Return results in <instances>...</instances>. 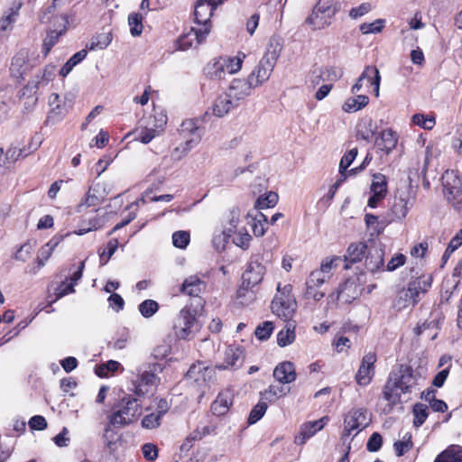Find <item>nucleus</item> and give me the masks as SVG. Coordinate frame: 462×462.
<instances>
[{"label": "nucleus", "instance_id": "22", "mask_svg": "<svg viewBox=\"0 0 462 462\" xmlns=\"http://www.w3.org/2000/svg\"><path fill=\"white\" fill-rule=\"evenodd\" d=\"M214 374V369L206 366L203 363L192 365L186 374V379L201 386L210 380Z\"/></svg>", "mask_w": 462, "mask_h": 462}, {"label": "nucleus", "instance_id": "63", "mask_svg": "<svg viewBox=\"0 0 462 462\" xmlns=\"http://www.w3.org/2000/svg\"><path fill=\"white\" fill-rule=\"evenodd\" d=\"M382 444V436L378 432H374L367 441L366 448L370 452H376L381 448Z\"/></svg>", "mask_w": 462, "mask_h": 462}, {"label": "nucleus", "instance_id": "18", "mask_svg": "<svg viewBox=\"0 0 462 462\" xmlns=\"http://www.w3.org/2000/svg\"><path fill=\"white\" fill-rule=\"evenodd\" d=\"M110 190H106L105 184L97 183L90 187L86 198L77 206V211L81 212L84 208L91 206H96L102 202L105 198L109 194Z\"/></svg>", "mask_w": 462, "mask_h": 462}, {"label": "nucleus", "instance_id": "2", "mask_svg": "<svg viewBox=\"0 0 462 462\" xmlns=\"http://www.w3.org/2000/svg\"><path fill=\"white\" fill-rule=\"evenodd\" d=\"M432 278L430 275H422L411 281L406 288L400 290L393 300V308L401 311L409 307H414L420 300V295L424 294L430 288Z\"/></svg>", "mask_w": 462, "mask_h": 462}, {"label": "nucleus", "instance_id": "26", "mask_svg": "<svg viewBox=\"0 0 462 462\" xmlns=\"http://www.w3.org/2000/svg\"><path fill=\"white\" fill-rule=\"evenodd\" d=\"M30 69L31 65L28 62L26 52L20 51L12 59L10 71L14 78L24 79Z\"/></svg>", "mask_w": 462, "mask_h": 462}, {"label": "nucleus", "instance_id": "33", "mask_svg": "<svg viewBox=\"0 0 462 462\" xmlns=\"http://www.w3.org/2000/svg\"><path fill=\"white\" fill-rule=\"evenodd\" d=\"M23 0H13L8 11L0 18V31H6L15 22Z\"/></svg>", "mask_w": 462, "mask_h": 462}, {"label": "nucleus", "instance_id": "6", "mask_svg": "<svg viewBox=\"0 0 462 462\" xmlns=\"http://www.w3.org/2000/svg\"><path fill=\"white\" fill-rule=\"evenodd\" d=\"M244 53L236 57H218L212 60L205 68L206 75L211 79H222L227 74H235L242 68Z\"/></svg>", "mask_w": 462, "mask_h": 462}, {"label": "nucleus", "instance_id": "55", "mask_svg": "<svg viewBox=\"0 0 462 462\" xmlns=\"http://www.w3.org/2000/svg\"><path fill=\"white\" fill-rule=\"evenodd\" d=\"M118 247V240L116 238L110 239L106 245V248L100 253V264L103 266L107 263L110 257L115 254Z\"/></svg>", "mask_w": 462, "mask_h": 462}, {"label": "nucleus", "instance_id": "43", "mask_svg": "<svg viewBox=\"0 0 462 462\" xmlns=\"http://www.w3.org/2000/svg\"><path fill=\"white\" fill-rule=\"evenodd\" d=\"M371 192L384 198L387 193V182L383 174H374L371 184Z\"/></svg>", "mask_w": 462, "mask_h": 462}, {"label": "nucleus", "instance_id": "12", "mask_svg": "<svg viewBox=\"0 0 462 462\" xmlns=\"http://www.w3.org/2000/svg\"><path fill=\"white\" fill-rule=\"evenodd\" d=\"M217 1L218 0H199L195 5V27L208 29V34L211 31V17L215 9L219 5Z\"/></svg>", "mask_w": 462, "mask_h": 462}, {"label": "nucleus", "instance_id": "4", "mask_svg": "<svg viewBox=\"0 0 462 462\" xmlns=\"http://www.w3.org/2000/svg\"><path fill=\"white\" fill-rule=\"evenodd\" d=\"M281 50L282 47L278 42L273 44V41L270 42L266 52L259 60L255 69L248 76L254 87H258L269 79L280 56Z\"/></svg>", "mask_w": 462, "mask_h": 462}, {"label": "nucleus", "instance_id": "10", "mask_svg": "<svg viewBox=\"0 0 462 462\" xmlns=\"http://www.w3.org/2000/svg\"><path fill=\"white\" fill-rule=\"evenodd\" d=\"M371 421L368 412L365 409H352L348 411L344 419V431L342 433V439H346L354 430L360 431L365 429Z\"/></svg>", "mask_w": 462, "mask_h": 462}, {"label": "nucleus", "instance_id": "48", "mask_svg": "<svg viewBox=\"0 0 462 462\" xmlns=\"http://www.w3.org/2000/svg\"><path fill=\"white\" fill-rule=\"evenodd\" d=\"M120 365L119 362L109 360L106 363L97 365L95 373L99 377H108L111 373L117 371Z\"/></svg>", "mask_w": 462, "mask_h": 462}, {"label": "nucleus", "instance_id": "58", "mask_svg": "<svg viewBox=\"0 0 462 462\" xmlns=\"http://www.w3.org/2000/svg\"><path fill=\"white\" fill-rule=\"evenodd\" d=\"M412 122L413 124L427 129L430 130L435 125V119L432 116H425L423 114H415L412 116Z\"/></svg>", "mask_w": 462, "mask_h": 462}, {"label": "nucleus", "instance_id": "41", "mask_svg": "<svg viewBox=\"0 0 462 462\" xmlns=\"http://www.w3.org/2000/svg\"><path fill=\"white\" fill-rule=\"evenodd\" d=\"M295 327L287 324L285 328L282 329L277 335V343L280 346L284 347L291 345L295 340Z\"/></svg>", "mask_w": 462, "mask_h": 462}, {"label": "nucleus", "instance_id": "50", "mask_svg": "<svg viewBox=\"0 0 462 462\" xmlns=\"http://www.w3.org/2000/svg\"><path fill=\"white\" fill-rule=\"evenodd\" d=\"M289 392V389H286L284 386L281 385H270L268 390H266L263 396L264 399L268 400L269 402H273L275 399L281 398L282 396H285Z\"/></svg>", "mask_w": 462, "mask_h": 462}, {"label": "nucleus", "instance_id": "17", "mask_svg": "<svg viewBox=\"0 0 462 462\" xmlns=\"http://www.w3.org/2000/svg\"><path fill=\"white\" fill-rule=\"evenodd\" d=\"M376 362V355L368 353L364 356L361 365L356 374V383L359 385H367L374 374V363Z\"/></svg>", "mask_w": 462, "mask_h": 462}, {"label": "nucleus", "instance_id": "56", "mask_svg": "<svg viewBox=\"0 0 462 462\" xmlns=\"http://www.w3.org/2000/svg\"><path fill=\"white\" fill-rule=\"evenodd\" d=\"M273 328H274V327H273V322L264 321L262 324H260L259 326H257V328H255V331H254L255 337L259 340H266L271 337Z\"/></svg>", "mask_w": 462, "mask_h": 462}, {"label": "nucleus", "instance_id": "59", "mask_svg": "<svg viewBox=\"0 0 462 462\" xmlns=\"http://www.w3.org/2000/svg\"><path fill=\"white\" fill-rule=\"evenodd\" d=\"M384 20L376 19L373 23H364L360 25V31L364 34L378 33L383 28Z\"/></svg>", "mask_w": 462, "mask_h": 462}, {"label": "nucleus", "instance_id": "42", "mask_svg": "<svg viewBox=\"0 0 462 462\" xmlns=\"http://www.w3.org/2000/svg\"><path fill=\"white\" fill-rule=\"evenodd\" d=\"M241 212L238 208H233L229 210L226 217V224L224 226V230L227 234H234L236 230L237 225L240 221Z\"/></svg>", "mask_w": 462, "mask_h": 462}, {"label": "nucleus", "instance_id": "23", "mask_svg": "<svg viewBox=\"0 0 462 462\" xmlns=\"http://www.w3.org/2000/svg\"><path fill=\"white\" fill-rule=\"evenodd\" d=\"M238 105L239 103L228 92H226L216 98L212 105V111L216 116L223 117Z\"/></svg>", "mask_w": 462, "mask_h": 462}, {"label": "nucleus", "instance_id": "14", "mask_svg": "<svg viewBox=\"0 0 462 462\" xmlns=\"http://www.w3.org/2000/svg\"><path fill=\"white\" fill-rule=\"evenodd\" d=\"M328 420V417L324 416L317 420L304 422L300 425L299 434L294 438V443L300 446L304 445L308 439L321 430Z\"/></svg>", "mask_w": 462, "mask_h": 462}, {"label": "nucleus", "instance_id": "11", "mask_svg": "<svg viewBox=\"0 0 462 462\" xmlns=\"http://www.w3.org/2000/svg\"><path fill=\"white\" fill-rule=\"evenodd\" d=\"M265 267L260 263L257 259L252 260L243 273L242 276V286L237 291V296L242 297L245 296V291L252 289L255 285L259 284L264 275Z\"/></svg>", "mask_w": 462, "mask_h": 462}, {"label": "nucleus", "instance_id": "38", "mask_svg": "<svg viewBox=\"0 0 462 462\" xmlns=\"http://www.w3.org/2000/svg\"><path fill=\"white\" fill-rule=\"evenodd\" d=\"M342 262L343 259L339 256H328L321 261L320 267L319 269L324 276L329 280Z\"/></svg>", "mask_w": 462, "mask_h": 462}, {"label": "nucleus", "instance_id": "36", "mask_svg": "<svg viewBox=\"0 0 462 462\" xmlns=\"http://www.w3.org/2000/svg\"><path fill=\"white\" fill-rule=\"evenodd\" d=\"M434 462H462V447L450 445L435 458Z\"/></svg>", "mask_w": 462, "mask_h": 462}, {"label": "nucleus", "instance_id": "61", "mask_svg": "<svg viewBox=\"0 0 462 462\" xmlns=\"http://www.w3.org/2000/svg\"><path fill=\"white\" fill-rule=\"evenodd\" d=\"M161 414L152 412L147 414L142 420V426L147 430H152L160 426L161 424Z\"/></svg>", "mask_w": 462, "mask_h": 462}, {"label": "nucleus", "instance_id": "21", "mask_svg": "<svg viewBox=\"0 0 462 462\" xmlns=\"http://www.w3.org/2000/svg\"><path fill=\"white\" fill-rule=\"evenodd\" d=\"M207 30L208 29H199L194 26L191 27L188 33H185L179 38V49L181 51H186L189 48L197 47L198 45L201 44L208 35L207 33Z\"/></svg>", "mask_w": 462, "mask_h": 462}, {"label": "nucleus", "instance_id": "39", "mask_svg": "<svg viewBox=\"0 0 462 462\" xmlns=\"http://www.w3.org/2000/svg\"><path fill=\"white\" fill-rule=\"evenodd\" d=\"M55 71L56 67L54 65L49 64L45 66L41 79H39V76H37V80H32V82H29L26 86V89H30L31 91H36L39 88L40 85L43 83H48L49 81L53 79L55 76Z\"/></svg>", "mask_w": 462, "mask_h": 462}, {"label": "nucleus", "instance_id": "30", "mask_svg": "<svg viewBox=\"0 0 462 462\" xmlns=\"http://www.w3.org/2000/svg\"><path fill=\"white\" fill-rule=\"evenodd\" d=\"M274 378L282 383H290L296 380V372L293 363L285 361L279 364L273 370Z\"/></svg>", "mask_w": 462, "mask_h": 462}, {"label": "nucleus", "instance_id": "19", "mask_svg": "<svg viewBox=\"0 0 462 462\" xmlns=\"http://www.w3.org/2000/svg\"><path fill=\"white\" fill-rule=\"evenodd\" d=\"M110 190H106L105 184L97 183L90 187L86 198L77 206V211L81 212L84 208L91 206H96L102 202L105 198L109 194Z\"/></svg>", "mask_w": 462, "mask_h": 462}, {"label": "nucleus", "instance_id": "35", "mask_svg": "<svg viewBox=\"0 0 462 462\" xmlns=\"http://www.w3.org/2000/svg\"><path fill=\"white\" fill-rule=\"evenodd\" d=\"M434 462H462V447L450 445L435 458Z\"/></svg>", "mask_w": 462, "mask_h": 462}, {"label": "nucleus", "instance_id": "60", "mask_svg": "<svg viewBox=\"0 0 462 462\" xmlns=\"http://www.w3.org/2000/svg\"><path fill=\"white\" fill-rule=\"evenodd\" d=\"M189 233L187 231H177L172 235V244L175 247L183 249L189 243Z\"/></svg>", "mask_w": 462, "mask_h": 462}, {"label": "nucleus", "instance_id": "8", "mask_svg": "<svg viewBox=\"0 0 462 462\" xmlns=\"http://www.w3.org/2000/svg\"><path fill=\"white\" fill-rule=\"evenodd\" d=\"M291 284L285 285L283 288H281L279 284L278 292L272 301L273 312L284 320L291 319L296 309V300L291 294Z\"/></svg>", "mask_w": 462, "mask_h": 462}, {"label": "nucleus", "instance_id": "54", "mask_svg": "<svg viewBox=\"0 0 462 462\" xmlns=\"http://www.w3.org/2000/svg\"><path fill=\"white\" fill-rule=\"evenodd\" d=\"M324 74L325 81H337L342 78L343 69L336 66L320 67Z\"/></svg>", "mask_w": 462, "mask_h": 462}, {"label": "nucleus", "instance_id": "29", "mask_svg": "<svg viewBox=\"0 0 462 462\" xmlns=\"http://www.w3.org/2000/svg\"><path fill=\"white\" fill-rule=\"evenodd\" d=\"M366 250L367 245L365 243L359 242L351 244L344 256L343 261L346 263L344 268L348 269L351 264L361 262Z\"/></svg>", "mask_w": 462, "mask_h": 462}, {"label": "nucleus", "instance_id": "40", "mask_svg": "<svg viewBox=\"0 0 462 462\" xmlns=\"http://www.w3.org/2000/svg\"><path fill=\"white\" fill-rule=\"evenodd\" d=\"M412 435L411 432H406L401 440L393 443V449L397 457H402L413 447Z\"/></svg>", "mask_w": 462, "mask_h": 462}, {"label": "nucleus", "instance_id": "53", "mask_svg": "<svg viewBox=\"0 0 462 462\" xmlns=\"http://www.w3.org/2000/svg\"><path fill=\"white\" fill-rule=\"evenodd\" d=\"M267 407V403L264 402H259L255 406H254V408L250 411L247 420L248 423L252 425L256 423L259 420H261L262 417L264 415Z\"/></svg>", "mask_w": 462, "mask_h": 462}, {"label": "nucleus", "instance_id": "37", "mask_svg": "<svg viewBox=\"0 0 462 462\" xmlns=\"http://www.w3.org/2000/svg\"><path fill=\"white\" fill-rule=\"evenodd\" d=\"M369 97L365 95H357L355 97L347 98L343 106L342 109L346 113H355L367 106Z\"/></svg>", "mask_w": 462, "mask_h": 462}, {"label": "nucleus", "instance_id": "47", "mask_svg": "<svg viewBox=\"0 0 462 462\" xmlns=\"http://www.w3.org/2000/svg\"><path fill=\"white\" fill-rule=\"evenodd\" d=\"M143 15L138 13H131L128 15L130 32L134 37L141 35L143 32Z\"/></svg>", "mask_w": 462, "mask_h": 462}, {"label": "nucleus", "instance_id": "32", "mask_svg": "<svg viewBox=\"0 0 462 462\" xmlns=\"http://www.w3.org/2000/svg\"><path fill=\"white\" fill-rule=\"evenodd\" d=\"M376 131V123L372 118L365 117L356 125V138L370 142Z\"/></svg>", "mask_w": 462, "mask_h": 462}, {"label": "nucleus", "instance_id": "57", "mask_svg": "<svg viewBox=\"0 0 462 462\" xmlns=\"http://www.w3.org/2000/svg\"><path fill=\"white\" fill-rule=\"evenodd\" d=\"M231 236V234H227V232L224 229L219 234L215 235L212 239V245L214 248L218 252L225 250Z\"/></svg>", "mask_w": 462, "mask_h": 462}, {"label": "nucleus", "instance_id": "16", "mask_svg": "<svg viewBox=\"0 0 462 462\" xmlns=\"http://www.w3.org/2000/svg\"><path fill=\"white\" fill-rule=\"evenodd\" d=\"M445 194L448 200H460L462 197V179L454 171H447L442 177Z\"/></svg>", "mask_w": 462, "mask_h": 462}, {"label": "nucleus", "instance_id": "25", "mask_svg": "<svg viewBox=\"0 0 462 462\" xmlns=\"http://www.w3.org/2000/svg\"><path fill=\"white\" fill-rule=\"evenodd\" d=\"M234 393L230 389L221 391L211 405L212 412L217 416L226 414L233 404Z\"/></svg>", "mask_w": 462, "mask_h": 462}, {"label": "nucleus", "instance_id": "9", "mask_svg": "<svg viewBox=\"0 0 462 462\" xmlns=\"http://www.w3.org/2000/svg\"><path fill=\"white\" fill-rule=\"evenodd\" d=\"M336 13L337 8L333 5V0H319L305 23L312 30H322L330 25V20Z\"/></svg>", "mask_w": 462, "mask_h": 462}, {"label": "nucleus", "instance_id": "28", "mask_svg": "<svg viewBox=\"0 0 462 462\" xmlns=\"http://www.w3.org/2000/svg\"><path fill=\"white\" fill-rule=\"evenodd\" d=\"M397 142L396 133L392 129H385L375 138L374 144L379 150L388 154L395 148Z\"/></svg>", "mask_w": 462, "mask_h": 462}, {"label": "nucleus", "instance_id": "31", "mask_svg": "<svg viewBox=\"0 0 462 462\" xmlns=\"http://www.w3.org/2000/svg\"><path fill=\"white\" fill-rule=\"evenodd\" d=\"M206 289V283L197 275H190L186 278L181 285L180 291L191 297L199 295Z\"/></svg>", "mask_w": 462, "mask_h": 462}, {"label": "nucleus", "instance_id": "3", "mask_svg": "<svg viewBox=\"0 0 462 462\" xmlns=\"http://www.w3.org/2000/svg\"><path fill=\"white\" fill-rule=\"evenodd\" d=\"M142 414V405L139 400L131 395L124 396L112 408L108 417L109 426L120 429L131 424Z\"/></svg>", "mask_w": 462, "mask_h": 462}, {"label": "nucleus", "instance_id": "64", "mask_svg": "<svg viewBox=\"0 0 462 462\" xmlns=\"http://www.w3.org/2000/svg\"><path fill=\"white\" fill-rule=\"evenodd\" d=\"M392 210L396 217H405L408 213L406 202L402 199H399L397 201L394 202Z\"/></svg>", "mask_w": 462, "mask_h": 462}, {"label": "nucleus", "instance_id": "24", "mask_svg": "<svg viewBox=\"0 0 462 462\" xmlns=\"http://www.w3.org/2000/svg\"><path fill=\"white\" fill-rule=\"evenodd\" d=\"M254 88L255 87L249 78L247 79H235L227 92L239 103L250 95L251 89Z\"/></svg>", "mask_w": 462, "mask_h": 462}, {"label": "nucleus", "instance_id": "20", "mask_svg": "<svg viewBox=\"0 0 462 462\" xmlns=\"http://www.w3.org/2000/svg\"><path fill=\"white\" fill-rule=\"evenodd\" d=\"M364 79H367L370 85L374 87L375 95L378 96L381 77L378 69L376 67L371 66H367L365 68L364 71L361 73L356 82L353 85L351 88L352 94L356 95L361 90L363 87L362 82Z\"/></svg>", "mask_w": 462, "mask_h": 462}, {"label": "nucleus", "instance_id": "34", "mask_svg": "<svg viewBox=\"0 0 462 462\" xmlns=\"http://www.w3.org/2000/svg\"><path fill=\"white\" fill-rule=\"evenodd\" d=\"M383 266V252L379 248L370 249L365 257V267L371 273L378 271Z\"/></svg>", "mask_w": 462, "mask_h": 462}, {"label": "nucleus", "instance_id": "45", "mask_svg": "<svg viewBox=\"0 0 462 462\" xmlns=\"http://www.w3.org/2000/svg\"><path fill=\"white\" fill-rule=\"evenodd\" d=\"M412 412L414 416L413 425L415 428H419L424 423V421L428 418V406L420 402L416 403L413 406Z\"/></svg>", "mask_w": 462, "mask_h": 462}, {"label": "nucleus", "instance_id": "15", "mask_svg": "<svg viewBox=\"0 0 462 462\" xmlns=\"http://www.w3.org/2000/svg\"><path fill=\"white\" fill-rule=\"evenodd\" d=\"M362 291L356 279H347L337 288L336 300L349 304L361 295Z\"/></svg>", "mask_w": 462, "mask_h": 462}, {"label": "nucleus", "instance_id": "27", "mask_svg": "<svg viewBox=\"0 0 462 462\" xmlns=\"http://www.w3.org/2000/svg\"><path fill=\"white\" fill-rule=\"evenodd\" d=\"M244 363V352L239 347H228L225 353V361L223 364L217 365L219 370L227 368L236 369Z\"/></svg>", "mask_w": 462, "mask_h": 462}, {"label": "nucleus", "instance_id": "1", "mask_svg": "<svg viewBox=\"0 0 462 462\" xmlns=\"http://www.w3.org/2000/svg\"><path fill=\"white\" fill-rule=\"evenodd\" d=\"M423 381L420 373L411 366L401 365L393 371L383 388V397L389 402L395 404L402 394L411 393L420 382Z\"/></svg>", "mask_w": 462, "mask_h": 462}, {"label": "nucleus", "instance_id": "44", "mask_svg": "<svg viewBox=\"0 0 462 462\" xmlns=\"http://www.w3.org/2000/svg\"><path fill=\"white\" fill-rule=\"evenodd\" d=\"M68 108L63 105H57V106H51V111L48 114L46 123L50 125H55L62 120L67 115Z\"/></svg>", "mask_w": 462, "mask_h": 462}, {"label": "nucleus", "instance_id": "49", "mask_svg": "<svg viewBox=\"0 0 462 462\" xmlns=\"http://www.w3.org/2000/svg\"><path fill=\"white\" fill-rule=\"evenodd\" d=\"M267 226V217L261 212H258L254 217L252 225L253 233L255 236L260 237L265 234Z\"/></svg>", "mask_w": 462, "mask_h": 462}, {"label": "nucleus", "instance_id": "13", "mask_svg": "<svg viewBox=\"0 0 462 462\" xmlns=\"http://www.w3.org/2000/svg\"><path fill=\"white\" fill-rule=\"evenodd\" d=\"M179 132L180 135L186 139V151H190L194 146H196L200 142L203 134L202 129L198 125V122L195 119H187L183 121Z\"/></svg>", "mask_w": 462, "mask_h": 462}, {"label": "nucleus", "instance_id": "62", "mask_svg": "<svg viewBox=\"0 0 462 462\" xmlns=\"http://www.w3.org/2000/svg\"><path fill=\"white\" fill-rule=\"evenodd\" d=\"M319 287L315 284H309V282L306 281L305 297L307 299H313L316 301L320 300L325 296V293L318 290Z\"/></svg>", "mask_w": 462, "mask_h": 462}, {"label": "nucleus", "instance_id": "7", "mask_svg": "<svg viewBox=\"0 0 462 462\" xmlns=\"http://www.w3.org/2000/svg\"><path fill=\"white\" fill-rule=\"evenodd\" d=\"M163 370L158 362L145 363L137 367V379L134 383L135 393L139 396L149 392L148 387L156 386L160 383L158 374Z\"/></svg>", "mask_w": 462, "mask_h": 462}, {"label": "nucleus", "instance_id": "51", "mask_svg": "<svg viewBox=\"0 0 462 462\" xmlns=\"http://www.w3.org/2000/svg\"><path fill=\"white\" fill-rule=\"evenodd\" d=\"M358 153L357 148L351 149L348 152L343 155L339 162V173L342 177L346 178L347 168L351 165Z\"/></svg>", "mask_w": 462, "mask_h": 462}, {"label": "nucleus", "instance_id": "52", "mask_svg": "<svg viewBox=\"0 0 462 462\" xmlns=\"http://www.w3.org/2000/svg\"><path fill=\"white\" fill-rule=\"evenodd\" d=\"M140 313L144 318H151L159 310V304L153 300H145L138 307Z\"/></svg>", "mask_w": 462, "mask_h": 462}, {"label": "nucleus", "instance_id": "46", "mask_svg": "<svg viewBox=\"0 0 462 462\" xmlns=\"http://www.w3.org/2000/svg\"><path fill=\"white\" fill-rule=\"evenodd\" d=\"M278 194L273 191L257 199L254 208L256 209H264L273 208L278 202Z\"/></svg>", "mask_w": 462, "mask_h": 462}, {"label": "nucleus", "instance_id": "5", "mask_svg": "<svg viewBox=\"0 0 462 462\" xmlns=\"http://www.w3.org/2000/svg\"><path fill=\"white\" fill-rule=\"evenodd\" d=\"M198 311L189 306L184 307L174 320L173 329L179 339L190 340L200 330L201 324L197 319Z\"/></svg>", "mask_w": 462, "mask_h": 462}]
</instances>
